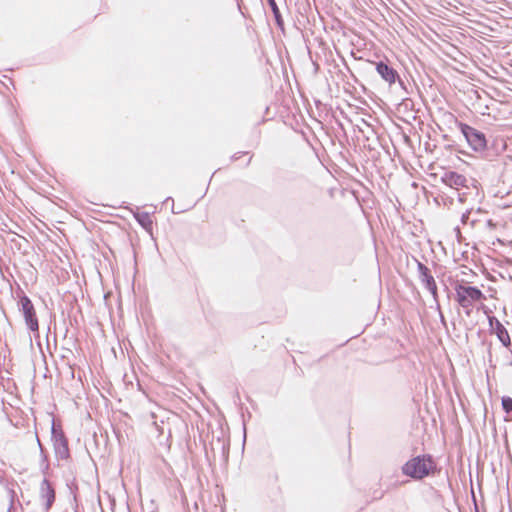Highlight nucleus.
Listing matches in <instances>:
<instances>
[{
    "label": "nucleus",
    "mask_w": 512,
    "mask_h": 512,
    "mask_svg": "<svg viewBox=\"0 0 512 512\" xmlns=\"http://www.w3.org/2000/svg\"><path fill=\"white\" fill-rule=\"evenodd\" d=\"M458 126L467 143L475 152L480 153L483 158L489 161L493 160L495 154L488 147L487 139L483 132L463 122H459Z\"/></svg>",
    "instance_id": "nucleus-1"
},
{
    "label": "nucleus",
    "mask_w": 512,
    "mask_h": 512,
    "mask_svg": "<svg viewBox=\"0 0 512 512\" xmlns=\"http://www.w3.org/2000/svg\"><path fill=\"white\" fill-rule=\"evenodd\" d=\"M436 463L431 455H418L402 466V473L416 480H421L433 473Z\"/></svg>",
    "instance_id": "nucleus-2"
},
{
    "label": "nucleus",
    "mask_w": 512,
    "mask_h": 512,
    "mask_svg": "<svg viewBox=\"0 0 512 512\" xmlns=\"http://www.w3.org/2000/svg\"><path fill=\"white\" fill-rule=\"evenodd\" d=\"M454 290L455 300L464 310L467 317L472 313L473 304L485 299L484 293L476 286H467L457 283Z\"/></svg>",
    "instance_id": "nucleus-3"
},
{
    "label": "nucleus",
    "mask_w": 512,
    "mask_h": 512,
    "mask_svg": "<svg viewBox=\"0 0 512 512\" xmlns=\"http://www.w3.org/2000/svg\"><path fill=\"white\" fill-rule=\"evenodd\" d=\"M15 294L16 297L18 298V309L24 317L27 328L31 332H38V318L31 299L24 293V291L20 287L17 288Z\"/></svg>",
    "instance_id": "nucleus-4"
},
{
    "label": "nucleus",
    "mask_w": 512,
    "mask_h": 512,
    "mask_svg": "<svg viewBox=\"0 0 512 512\" xmlns=\"http://www.w3.org/2000/svg\"><path fill=\"white\" fill-rule=\"evenodd\" d=\"M51 441L56 459L58 461H68L70 459L68 439L61 425L56 424L54 419L51 426Z\"/></svg>",
    "instance_id": "nucleus-5"
},
{
    "label": "nucleus",
    "mask_w": 512,
    "mask_h": 512,
    "mask_svg": "<svg viewBox=\"0 0 512 512\" xmlns=\"http://www.w3.org/2000/svg\"><path fill=\"white\" fill-rule=\"evenodd\" d=\"M415 261L417 264L418 278L421 284L430 292L435 303L436 309H440L438 289L434 276L432 275L430 269L424 263L420 262L417 259H415Z\"/></svg>",
    "instance_id": "nucleus-6"
},
{
    "label": "nucleus",
    "mask_w": 512,
    "mask_h": 512,
    "mask_svg": "<svg viewBox=\"0 0 512 512\" xmlns=\"http://www.w3.org/2000/svg\"><path fill=\"white\" fill-rule=\"evenodd\" d=\"M488 324L490 332L495 334L501 344L510 350L511 338L505 326L495 316H488Z\"/></svg>",
    "instance_id": "nucleus-7"
},
{
    "label": "nucleus",
    "mask_w": 512,
    "mask_h": 512,
    "mask_svg": "<svg viewBox=\"0 0 512 512\" xmlns=\"http://www.w3.org/2000/svg\"><path fill=\"white\" fill-rule=\"evenodd\" d=\"M39 498L43 502L44 512H49L55 502L56 493L52 484L46 477H44L40 483Z\"/></svg>",
    "instance_id": "nucleus-8"
},
{
    "label": "nucleus",
    "mask_w": 512,
    "mask_h": 512,
    "mask_svg": "<svg viewBox=\"0 0 512 512\" xmlns=\"http://www.w3.org/2000/svg\"><path fill=\"white\" fill-rule=\"evenodd\" d=\"M377 73L381 76V78L387 82L390 86L398 82L401 86H403V81L400 79V76L391 65L384 61H379L376 63L375 67Z\"/></svg>",
    "instance_id": "nucleus-9"
},
{
    "label": "nucleus",
    "mask_w": 512,
    "mask_h": 512,
    "mask_svg": "<svg viewBox=\"0 0 512 512\" xmlns=\"http://www.w3.org/2000/svg\"><path fill=\"white\" fill-rule=\"evenodd\" d=\"M441 181L450 188L467 187V178L455 171H447L441 176Z\"/></svg>",
    "instance_id": "nucleus-10"
},
{
    "label": "nucleus",
    "mask_w": 512,
    "mask_h": 512,
    "mask_svg": "<svg viewBox=\"0 0 512 512\" xmlns=\"http://www.w3.org/2000/svg\"><path fill=\"white\" fill-rule=\"evenodd\" d=\"M133 216L137 223L144 228L146 231H151L153 227V221L151 219V216L148 212H140L136 211L133 213Z\"/></svg>",
    "instance_id": "nucleus-11"
},
{
    "label": "nucleus",
    "mask_w": 512,
    "mask_h": 512,
    "mask_svg": "<svg viewBox=\"0 0 512 512\" xmlns=\"http://www.w3.org/2000/svg\"><path fill=\"white\" fill-rule=\"evenodd\" d=\"M267 3L269 7L271 8V11L273 13V16L275 18L276 24L278 27H283L284 21L282 19L280 10L278 8V5L275 0H267Z\"/></svg>",
    "instance_id": "nucleus-12"
},
{
    "label": "nucleus",
    "mask_w": 512,
    "mask_h": 512,
    "mask_svg": "<svg viewBox=\"0 0 512 512\" xmlns=\"http://www.w3.org/2000/svg\"><path fill=\"white\" fill-rule=\"evenodd\" d=\"M502 409L508 414L512 412V398L509 396H503L501 399Z\"/></svg>",
    "instance_id": "nucleus-13"
},
{
    "label": "nucleus",
    "mask_w": 512,
    "mask_h": 512,
    "mask_svg": "<svg viewBox=\"0 0 512 512\" xmlns=\"http://www.w3.org/2000/svg\"><path fill=\"white\" fill-rule=\"evenodd\" d=\"M7 490H8L9 502H10L7 512H11L12 509L14 508L15 499H16L17 495H16V492H15V490L13 488H10V487L7 486Z\"/></svg>",
    "instance_id": "nucleus-14"
},
{
    "label": "nucleus",
    "mask_w": 512,
    "mask_h": 512,
    "mask_svg": "<svg viewBox=\"0 0 512 512\" xmlns=\"http://www.w3.org/2000/svg\"><path fill=\"white\" fill-rule=\"evenodd\" d=\"M36 439H37V443H38V446H39V450H40V457H41V461L40 462H45V461H48V455L42 445V443L40 442L38 436L36 435Z\"/></svg>",
    "instance_id": "nucleus-15"
},
{
    "label": "nucleus",
    "mask_w": 512,
    "mask_h": 512,
    "mask_svg": "<svg viewBox=\"0 0 512 512\" xmlns=\"http://www.w3.org/2000/svg\"><path fill=\"white\" fill-rule=\"evenodd\" d=\"M50 464L49 461L40 462V468L43 474H46L49 470Z\"/></svg>",
    "instance_id": "nucleus-16"
},
{
    "label": "nucleus",
    "mask_w": 512,
    "mask_h": 512,
    "mask_svg": "<svg viewBox=\"0 0 512 512\" xmlns=\"http://www.w3.org/2000/svg\"><path fill=\"white\" fill-rule=\"evenodd\" d=\"M246 154H248V152H238V153H235L231 157V159H232V161H236V160H238L240 158L241 155H246Z\"/></svg>",
    "instance_id": "nucleus-17"
},
{
    "label": "nucleus",
    "mask_w": 512,
    "mask_h": 512,
    "mask_svg": "<svg viewBox=\"0 0 512 512\" xmlns=\"http://www.w3.org/2000/svg\"><path fill=\"white\" fill-rule=\"evenodd\" d=\"M437 310L439 311L440 321L445 325L446 321H445V317H444L443 313L441 312V308L437 309Z\"/></svg>",
    "instance_id": "nucleus-18"
},
{
    "label": "nucleus",
    "mask_w": 512,
    "mask_h": 512,
    "mask_svg": "<svg viewBox=\"0 0 512 512\" xmlns=\"http://www.w3.org/2000/svg\"><path fill=\"white\" fill-rule=\"evenodd\" d=\"M217 442L221 445V449L224 451L226 448L225 441H222L219 437L217 438Z\"/></svg>",
    "instance_id": "nucleus-19"
},
{
    "label": "nucleus",
    "mask_w": 512,
    "mask_h": 512,
    "mask_svg": "<svg viewBox=\"0 0 512 512\" xmlns=\"http://www.w3.org/2000/svg\"><path fill=\"white\" fill-rule=\"evenodd\" d=\"M468 218V215L467 214H463L462 215V222L465 223L466 219Z\"/></svg>",
    "instance_id": "nucleus-20"
},
{
    "label": "nucleus",
    "mask_w": 512,
    "mask_h": 512,
    "mask_svg": "<svg viewBox=\"0 0 512 512\" xmlns=\"http://www.w3.org/2000/svg\"><path fill=\"white\" fill-rule=\"evenodd\" d=\"M168 201H172L173 202V199L171 197H168V198L165 199L164 202L167 203Z\"/></svg>",
    "instance_id": "nucleus-21"
},
{
    "label": "nucleus",
    "mask_w": 512,
    "mask_h": 512,
    "mask_svg": "<svg viewBox=\"0 0 512 512\" xmlns=\"http://www.w3.org/2000/svg\"><path fill=\"white\" fill-rule=\"evenodd\" d=\"M251 159H252V157L250 156V158L248 159V161L246 163V166L249 165V163L251 162Z\"/></svg>",
    "instance_id": "nucleus-22"
},
{
    "label": "nucleus",
    "mask_w": 512,
    "mask_h": 512,
    "mask_svg": "<svg viewBox=\"0 0 512 512\" xmlns=\"http://www.w3.org/2000/svg\"><path fill=\"white\" fill-rule=\"evenodd\" d=\"M488 226H491L492 225V220H488Z\"/></svg>",
    "instance_id": "nucleus-23"
}]
</instances>
